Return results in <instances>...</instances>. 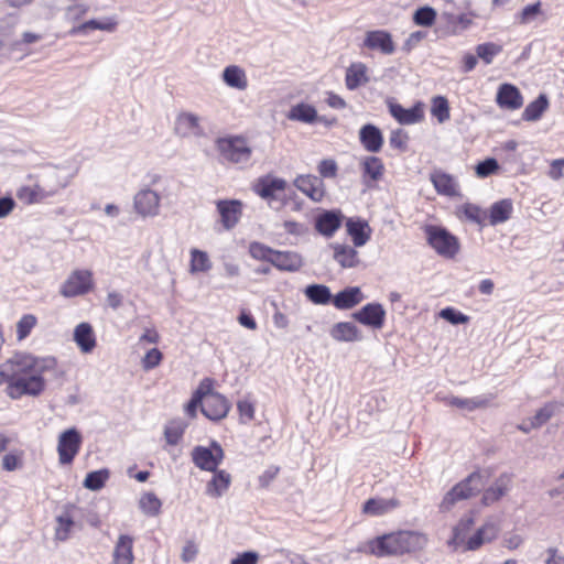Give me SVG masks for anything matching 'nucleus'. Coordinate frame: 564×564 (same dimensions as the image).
Listing matches in <instances>:
<instances>
[{
    "label": "nucleus",
    "instance_id": "obj_1",
    "mask_svg": "<svg viewBox=\"0 0 564 564\" xmlns=\"http://www.w3.org/2000/svg\"><path fill=\"white\" fill-rule=\"evenodd\" d=\"M56 366L57 361L52 356L17 352L0 364V384L7 383L6 392L13 400L23 395L39 397L46 388L44 375L54 372Z\"/></svg>",
    "mask_w": 564,
    "mask_h": 564
},
{
    "label": "nucleus",
    "instance_id": "obj_2",
    "mask_svg": "<svg viewBox=\"0 0 564 564\" xmlns=\"http://www.w3.org/2000/svg\"><path fill=\"white\" fill-rule=\"evenodd\" d=\"M44 7L51 15L62 13L63 19L73 23L69 30L70 35H88L93 31L113 32L117 28V21L113 18L90 19L79 22L90 10V6L85 0H44Z\"/></svg>",
    "mask_w": 564,
    "mask_h": 564
},
{
    "label": "nucleus",
    "instance_id": "obj_3",
    "mask_svg": "<svg viewBox=\"0 0 564 564\" xmlns=\"http://www.w3.org/2000/svg\"><path fill=\"white\" fill-rule=\"evenodd\" d=\"M426 544L427 536L424 533L401 530L369 541L368 547L371 554L382 557L421 551Z\"/></svg>",
    "mask_w": 564,
    "mask_h": 564
},
{
    "label": "nucleus",
    "instance_id": "obj_4",
    "mask_svg": "<svg viewBox=\"0 0 564 564\" xmlns=\"http://www.w3.org/2000/svg\"><path fill=\"white\" fill-rule=\"evenodd\" d=\"M215 148L224 163L246 165L252 156V148L242 137L218 138Z\"/></svg>",
    "mask_w": 564,
    "mask_h": 564
},
{
    "label": "nucleus",
    "instance_id": "obj_5",
    "mask_svg": "<svg viewBox=\"0 0 564 564\" xmlns=\"http://www.w3.org/2000/svg\"><path fill=\"white\" fill-rule=\"evenodd\" d=\"M484 486L482 477L479 473L470 474L466 479L455 485L443 498L440 509L443 512L449 511L453 506L478 494Z\"/></svg>",
    "mask_w": 564,
    "mask_h": 564
},
{
    "label": "nucleus",
    "instance_id": "obj_6",
    "mask_svg": "<svg viewBox=\"0 0 564 564\" xmlns=\"http://www.w3.org/2000/svg\"><path fill=\"white\" fill-rule=\"evenodd\" d=\"M200 383H208V391L204 395L202 413L212 421H219L227 416L230 410V402L215 391L213 388L214 381L209 378H205Z\"/></svg>",
    "mask_w": 564,
    "mask_h": 564
},
{
    "label": "nucleus",
    "instance_id": "obj_7",
    "mask_svg": "<svg viewBox=\"0 0 564 564\" xmlns=\"http://www.w3.org/2000/svg\"><path fill=\"white\" fill-rule=\"evenodd\" d=\"M427 240L431 247L444 258H454L459 250V243L455 236L446 229L435 226L426 228Z\"/></svg>",
    "mask_w": 564,
    "mask_h": 564
},
{
    "label": "nucleus",
    "instance_id": "obj_8",
    "mask_svg": "<svg viewBox=\"0 0 564 564\" xmlns=\"http://www.w3.org/2000/svg\"><path fill=\"white\" fill-rule=\"evenodd\" d=\"M93 289V272L90 270H75L62 284L59 293L64 297H75L85 295Z\"/></svg>",
    "mask_w": 564,
    "mask_h": 564
},
{
    "label": "nucleus",
    "instance_id": "obj_9",
    "mask_svg": "<svg viewBox=\"0 0 564 564\" xmlns=\"http://www.w3.org/2000/svg\"><path fill=\"white\" fill-rule=\"evenodd\" d=\"M133 210L142 218H153L161 210V195L145 186L139 189L133 196Z\"/></svg>",
    "mask_w": 564,
    "mask_h": 564
},
{
    "label": "nucleus",
    "instance_id": "obj_10",
    "mask_svg": "<svg viewBox=\"0 0 564 564\" xmlns=\"http://www.w3.org/2000/svg\"><path fill=\"white\" fill-rule=\"evenodd\" d=\"M225 457L223 447L215 441L210 447L196 446L192 452L194 464L202 470L213 471L218 468Z\"/></svg>",
    "mask_w": 564,
    "mask_h": 564
},
{
    "label": "nucleus",
    "instance_id": "obj_11",
    "mask_svg": "<svg viewBox=\"0 0 564 564\" xmlns=\"http://www.w3.org/2000/svg\"><path fill=\"white\" fill-rule=\"evenodd\" d=\"M82 435L76 429H68L59 434L57 452L62 465H68L80 449Z\"/></svg>",
    "mask_w": 564,
    "mask_h": 564
},
{
    "label": "nucleus",
    "instance_id": "obj_12",
    "mask_svg": "<svg viewBox=\"0 0 564 564\" xmlns=\"http://www.w3.org/2000/svg\"><path fill=\"white\" fill-rule=\"evenodd\" d=\"M362 46L370 51H377L383 55H392L395 44L391 33L386 30H372L365 33Z\"/></svg>",
    "mask_w": 564,
    "mask_h": 564
},
{
    "label": "nucleus",
    "instance_id": "obj_13",
    "mask_svg": "<svg viewBox=\"0 0 564 564\" xmlns=\"http://www.w3.org/2000/svg\"><path fill=\"white\" fill-rule=\"evenodd\" d=\"M500 528L491 520H487L476 532L465 542L463 552L477 551L484 544L491 543L498 538Z\"/></svg>",
    "mask_w": 564,
    "mask_h": 564
},
{
    "label": "nucleus",
    "instance_id": "obj_14",
    "mask_svg": "<svg viewBox=\"0 0 564 564\" xmlns=\"http://www.w3.org/2000/svg\"><path fill=\"white\" fill-rule=\"evenodd\" d=\"M294 186L314 202H321L325 196V184L318 176L306 174L294 180Z\"/></svg>",
    "mask_w": 564,
    "mask_h": 564
},
{
    "label": "nucleus",
    "instance_id": "obj_15",
    "mask_svg": "<svg viewBox=\"0 0 564 564\" xmlns=\"http://www.w3.org/2000/svg\"><path fill=\"white\" fill-rule=\"evenodd\" d=\"M174 130L182 138L200 137L204 134L200 118L192 112H181L175 120Z\"/></svg>",
    "mask_w": 564,
    "mask_h": 564
},
{
    "label": "nucleus",
    "instance_id": "obj_16",
    "mask_svg": "<svg viewBox=\"0 0 564 564\" xmlns=\"http://www.w3.org/2000/svg\"><path fill=\"white\" fill-rule=\"evenodd\" d=\"M352 317L366 326L381 328L384 323L386 311L379 303H369L355 312Z\"/></svg>",
    "mask_w": 564,
    "mask_h": 564
},
{
    "label": "nucleus",
    "instance_id": "obj_17",
    "mask_svg": "<svg viewBox=\"0 0 564 564\" xmlns=\"http://www.w3.org/2000/svg\"><path fill=\"white\" fill-rule=\"evenodd\" d=\"M217 210L220 215V221L225 229L229 230L234 228L242 214V203L237 199L231 200H218Z\"/></svg>",
    "mask_w": 564,
    "mask_h": 564
},
{
    "label": "nucleus",
    "instance_id": "obj_18",
    "mask_svg": "<svg viewBox=\"0 0 564 564\" xmlns=\"http://www.w3.org/2000/svg\"><path fill=\"white\" fill-rule=\"evenodd\" d=\"M37 182L40 189L44 191L47 197L54 196L68 184L67 177L58 169L45 171Z\"/></svg>",
    "mask_w": 564,
    "mask_h": 564
},
{
    "label": "nucleus",
    "instance_id": "obj_19",
    "mask_svg": "<svg viewBox=\"0 0 564 564\" xmlns=\"http://www.w3.org/2000/svg\"><path fill=\"white\" fill-rule=\"evenodd\" d=\"M391 116L401 124H414L423 120L424 109L421 102L405 109L399 104L389 102Z\"/></svg>",
    "mask_w": 564,
    "mask_h": 564
},
{
    "label": "nucleus",
    "instance_id": "obj_20",
    "mask_svg": "<svg viewBox=\"0 0 564 564\" xmlns=\"http://www.w3.org/2000/svg\"><path fill=\"white\" fill-rule=\"evenodd\" d=\"M430 180L438 194L449 197L459 195V186L453 175L441 170H436L431 173Z\"/></svg>",
    "mask_w": 564,
    "mask_h": 564
},
{
    "label": "nucleus",
    "instance_id": "obj_21",
    "mask_svg": "<svg viewBox=\"0 0 564 564\" xmlns=\"http://www.w3.org/2000/svg\"><path fill=\"white\" fill-rule=\"evenodd\" d=\"M496 101L501 108L517 110L523 105L520 90L511 84H502L498 88Z\"/></svg>",
    "mask_w": 564,
    "mask_h": 564
},
{
    "label": "nucleus",
    "instance_id": "obj_22",
    "mask_svg": "<svg viewBox=\"0 0 564 564\" xmlns=\"http://www.w3.org/2000/svg\"><path fill=\"white\" fill-rule=\"evenodd\" d=\"M341 219L343 215L340 212L326 210L316 217L315 228L321 235L332 237L340 227Z\"/></svg>",
    "mask_w": 564,
    "mask_h": 564
},
{
    "label": "nucleus",
    "instance_id": "obj_23",
    "mask_svg": "<svg viewBox=\"0 0 564 564\" xmlns=\"http://www.w3.org/2000/svg\"><path fill=\"white\" fill-rule=\"evenodd\" d=\"M73 338L83 354H89L96 347V336L89 323L78 324L74 329Z\"/></svg>",
    "mask_w": 564,
    "mask_h": 564
},
{
    "label": "nucleus",
    "instance_id": "obj_24",
    "mask_svg": "<svg viewBox=\"0 0 564 564\" xmlns=\"http://www.w3.org/2000/svg\"><path fill=\"white\" fill-rule=\"evenodd\" d=\"M231 484V475L224 469L213 470L212 479L206 484V495L212 498L221 497Z\"/></svg>",
    "mask_w": 564,
    "mask_h": 564
},
{
    "label": "nucleus",
    "instance_id": "obj_25",
    "mask_svg": "<svg viewBox=\"0 0 564 564\" xmlns=\"http://www.w3.org/2000/svg\"><path fill=\"white\" fill-rule=\"evenodd\" d=\"M475 524L473 514L463 517L457 524L453 528V536L448 541V545L457 551L465 546V542L468 540V533Z\"/></svg>",
    "mask_w": 564,
    "mask_h": 564
},
{
    "label": "nucleus",
    "instance_id": "obj_26",
    "mask_svg": "<svg viewBox=\"0 0 564 564\" xmlns=\"http://www.w3.org/2000/svg\"><path fill=\"white\" fill-rule=\"evenodd\" d=\"M359 140L368 152L377 153L383 144L380 129L371 123L365 124L359 131Z\"/></svg>",
    "mask_w": 564,
    "mask_h": 564
},
{
    "label": "nucleus",
    "instance_id": "obj_27",
    "mask_svg": "<svg viewBox=\"0 0 564 564\" xmlns=\"http://www.w3.org/2000/svg\"><path fill=\"white\" fill-rule=\"evenodd\" d=\"M512 476L510 474H501L495 482L484 492L482 495V503L485 506H489L496 501H498L501 497H503L511 485Z\"/></svg>",
    "mask_w": 564,
    "mask_h": 564
},
{
    "label": "nucleus",
    "instance_id": "obj_28",
    "mask_svg": "<svg viewBox=\"0 0 564 564\" xmlns=\"http://www.w3.org/2000/svg\"><path fill=\"white\" fill-rule=\"evenodd\" d=\"M271 264L279 270L293 272L301 269L303 259L301 254L294 251L275 250Z\"/></svg>",
    "mask_w": 564,
    "mask_h": 564
},
{
    "label": "nucleus",
    "instance_id": "obj_29",
    "mask_svg": "<svg viewBox=\"0 0 564 564\" xmlns=\"http://www.w3.org/2000/svg\"><path fill=\"white\" fill-rule=\"evenodd\" d=\"M369 82L368 67L361 62L352 63L346 69L345 84L349 90H356Z\"/></svg>",
    "mask_w": 564,
    "mask_h": 564
},
{
    "label": "nucleus",
    "instance_id": "obj_30",
    "mask_svg": "<svg viewBox=\"0 0 564 564\" xmlns=\"http://www.w3.org/2000/svg\"><path fill=\"white\" fill-rule=\"evenodd\" d=\"M133 539L127 534H121L115 545L112 558L115 564H132L134 561Z\"/></svg>",
    "mask_w": 564,
    "mask_h": 564
},
{
    "label": "nucleus",
    "instance_id": "obj_31",
    "mask_svg": "<svg viewBox=\"0 0 564 564\" xmlns=\"http://www.w3.org/2000/svg\"><path fill=\"white\" fill-rule=\"evenodd\" d=\"M400 505L399 500L395 498L384 499V498H371L368 499L362 506V512L368 516L377 517L382 516L393 509L398 508Z\"/></svg>",
    "mask_w": 564,
    "mask_h": 564
},
{
    "label": "nucleus",
    "instance_id": "obj_32",
    "mask_svg": "<svg viewBox=\"0 0 564 564\" xmlns=\"http://www.w3.org/2000/svg\"><path fill=\"white\" fill-rule=\"evenodd\" d=\"M286 117L291 121L313 124L317 122L318 113L314 106L305 102H300L291 107Z\"/></svg>",
    "mask_w": 564,
    "mask_h": 564
},
{
    "label": "nucleus",
    "instance_id": "obj_33",
    "mask_svg": "<svg viewBox=\"0 0 564 564\" xmlns=\"http://www.w3.org/2000/svg\"><path fill=\"white\" fill-rule=\"evenodd\" d=\"M347 232L351 236L355 247H362L370 239L371 229L367 221L349 218L346 223Z\"/></svg>",
    "mask_w": 564,
    "mask_h": 564
},
{
    "label": "nucleus",
    "instance_id": "obj_34",
    "mask_svg": "<svg viewBox=\"0 0 564 564\" xmlns=\"http://www.w3.org/2000/svg\"><path fill=\"white\" fill-rule=\"evenodd\" d=\"M224 83L238 90H245L248 87V79L243 68L238 65L227 66L221 74Z\"/></svg>",
    "mask_w": 564,
    "mask_h": 564
},
{
    "label": "nucleus",
    "instance_id": "obj_35",
    "mask_svg": "<svg viewBox=\"0 0 564 564\" xmlns=\"http://www.w3.org/2000/svg\"><path fill=\"white\" fill-rule=\"evenodd\" d=\"M333 249L334 259L341 268H355L359 264L360 260L355 248L347 245L336 243L333 246Z\"/></svg>",
    "mask_w": 564,
    "mask_h": 564
},
{
    "label": "nucleus",
    "instance_id": "obj_36",
    "mask_svg": "<svg viewBox=\"0 0 564 564\" xmlns=\"http://www.w3.org/2000/svg\"><path fill=\"white\" fill-rule=\"evenodd\" d=\"M362 301L358 286L347 288L333 297V304L339 310H349Z\"/></svg>",
    "mask_w": 564,
    "mask_h": 564
},
{
    "label": "nucleus",
    "instance_id": "obj_37",
    "mask_svg": "<svg viewBox=\"0 0 564 564\" xmlns=\"http://www.w3.org/2000/svg\"><path fill=\"white\" fill-rule=\"evenodd\" d=\"M330 336L337 341H357L361 335L356 325L349 322H340L333 326Z\"/></svg>",
    "mask_w": 564,
    "mask_h": 564
},
{
    "label": "nucleus",
    "instance_id": "obj_38",
    "mask_svg": "<svg viewBox=\"0 0 564 564\" xmlns=\"http://www.w3.org/2000/svg\"><path fill=\"white\" fill-rule=\"evenodd\" d=\"M512 209V202L510 199H501L496 202L490 207V225L496 226L498 224L506 223L511 217Z\"/></svg>",
    "mask_w": 564,
    "mask_h": 564
},
{
    "label": "nucleus",
    "instance_id": "obj_39",
    "mask_svg": "<svg viewBox=\"0 0 564 564\" xmlns=\"http://www.w3.org/2000/svg\"><path fill=\"white\" fill-rule=\"evenodd\" d=\"M447 404L471 412L476 409L486 408L489 404V399L485 397H476V398H458L451 397L447 399Z\"/></svg>",
    "mask_w": 564,
    "mask_h": 564
},
{
    "label": "nucleus",
    "instance_id": "obj_40",
    "mask_svg": "<svg viewBox=\"0 0 564 564\" xmlns=\"http://www.w3.org/2000/svg\"><path fill=\"white\" fill-rule=\"evenodd\" d=\"M547 107L549 100L546 96L540 95L535 100H533L525 107L522 113V118L525 121H536L542 117L543 112L547 109Z\"/></svg>",
    "mask_w": 564,
    "mask_h": 564
},
{
    "label": "nucleus",
    "instance_id": "obj_41",
    "mask_svg": "<svg viewBox=\"0 0 564 564\" xmlns=\"http://www.w3.org/2000/svg\"><path fill=\"white\" fill-rule=\"evenodd\" d=\"M17 197L24 204H36L48 198L45 192L40 189L39 182L33 186H22L19 188Z\"/></svg>",
    "mask_w": 564,
    "mask_h": 564
},
{
    "label": "nucleus",
    "instance_id": "obj_42",
    "mask_svg": "<svg viewBox=\"0 0 564 564\" xmlns=\"http://www.w3.org/2000/svg\"><path fill=\"white\" fill-rule=\"evenodd\" d=\"M304 293L315 304H327L332 300L329 288L323 284L308 285Z\"/></svg>",
    "mask_w": 564,
    "mask_h": 564
},
{
    "label": "nucleus",
    "instance_id": "obj_43",
    "mask_svg": "<svg viewBox=\"0 0 564 564\" xmlns=\"http://www.w3.org/2000/svg\"><path fill=\"white\" fill-rule=\"evenodd\" d=\"M110 473L108 469L102 468L99 470L90 471L87 474L83 485L91 491H98L104 488L106 481L109 479Z\"/></svg>",
    "mask_w": 564,
    "mask_h": 564
},
{
    "label": "nucleus",
    "instance_id": "obj_44",
    "mask_svg": "<svg viewBox=\"0 0 564 564\" xmlns=\"http://www.w3.org/2000/svg\"><path fill=\"white\" fill-rule=\"evenodd\" d=\"M73 517L68 511L63 512L56 518V527H55V539L58 541H66L74 527Z\"/></svg>",
    "mask_w": 564,
    "mask_h": 564
},
{
    "label": "nucleus",
    "instance_id": "obj_45",
    "mask_svg": "<svg viewBox=\"0 0 564 564\" xmlns=\"http://www.w3.org/2000/svg\"><path fill=\"white\" fill-rule=\"evenodd\" d=\"M212 269V262L206 252L200 251L198 249H193L191 251V272H207Z\"/></svg>",
    "mask_w": 564,
    "mask_h": 564
},
{
    "label": "nucleus",
    "instance_id": "obj_46",
    "mask_svg": "<svg viewBox=\"0 0 564 564\" xmlns=\"http://www.w3.org/2000/svg\"><path fill=\"white\" fill-rule=\"evenodd\" d=\"M208 391V383H199L197 389L194 391L189 402L185 406V412L191 417L196 416L197 408L199 406L200 410L203 409V400L204 395Z\"/></svg>",
    "mask_w": 564,
    "mask_h": 564
},
{
    "label": "nucleus",
    "instance_id": "obj_47",
    "mask_svg": "<svg viewBox=\"0 0 564 564\" xmlns=\"http://www.w3.org/2000/svg\"><path fill=\"white\" fill-rule=\"evenodd\" d=\"M364 173L368 175L372 181H378L383 174V163L380 158L368 156L362 163Z\"/></svg>",
    "mask_w": 564,
    "mask_h": 564
},
{
    "label": "nucleus",
    "instance_id": "obj_48",
    "mask_svg": "<svg viewBox=\"0 0 564 564\" xmlns=\"http://www.w3.org/2000/svg\"><path fill=\"white\" fill-rule=\"evenodd\" d=\"M432 115L443 123L449 119V105L445 97L436 96L432 99Z\"/></svg>",
    "mask_w": 564,
    "mask_h": 564
},
{
    "label": "nucleus",
    "instance_id": "obj_49",
    "mask_svg": "<svg viewBox=\"0 0 564 564\" xmlns=\"http://www.w3.org/2000/svg\"><path fill=\"white\" fill-rule=\"evenodd\" d=\"M37 318L33 314L23 315L17 323V339L19 341L25 339L36 326Z\"/></svg>",
    "mask_w": 564,
    "mask_h": 564
},
{
    "label": "nucleus",
    "instance_id": "obj_50",
    "mask_svg": "<svg viewBox=\"0 0 564 564\" xmlns=\"http://www.w3.org/2000/svg\"><path fill=\"white\" fill-rule=\"evenodd\" d=\"M556 403H547L536 411L530 419V427H540L545 424L556 412Z\"/></svg>",
    "mask_w": 564,
    "mask_h": 564
},
{
    "label": "nucleus",
    "instance_id": "obj_51",
    "mask_svg": "<svg viewBox=\"0 0 564 564\" xmlns=\"http://www.w3.org/2000/svg\"><path fill=\"white\" fill-rule=\"evenodd\" d=\"M161 506V500L153 492H147L140 498V508L148 516L159 514Z\"/></svg>",
    "mask_w": 564,
    "mask_h": 564
},
{
    "label": "nucleus",
    "instance_id": "obj_52",
    "mask_svg": "<svg viewBox=\"0 0 564 564\" xmlns=\"http://www.w3.org/2000/svg\"><path fill=\"white\" fill-rule=\"evenodd\" d=\"M501 51L502 47L492 42L482 43L476 47L477 57L482 59L487 65L491 64L495 56L498 55Z\"/></svg>",
    "mask_w": 564,
    "mask_h": 564
},
{
    "label": "nucleus",
    "instance_id": "obj_53",
    "mask_svg": "<svg viewBox=\"0 0 564 564\" xmlns=\"http://www.w3.org/2000/svg\"><path fill=\"white\" fill-rule=\"evenodd\" d=\"M186 424L182 421H172L170 424L165 427V440L167 444L170 445H176L178 441L181 440L184 431H185Z\"/></svg>",
    "mask_w": 564,
    "mask_h": 564
},
{
    "label": "nucleus",
    "instance_id": "obj_54",
    "mask_svg": "<svg viewBox=\"0 0 564 564\" xmlns=\"http://www.w3.org/2000/svg\"><path fill=\"white\" fill-rule=\"evenodd\" d=\"M436 19V11L431 7L419 8L413 14V21L416 25L432 26Z\"/></svg>",
    "mask_w": 564,
    "mask_h": 564
},
{
    "label": "nucleus",
    "instance_id": "obj_55",
    "mask_svg": "<svg viewBox=\"0 0 564 564\" xmlns=\"http://www.w3.org/2000/svg\"><path fill=\"white\" fill-rule=\"evenodd\" d=\"M43 39V35L34 32H24L20 40L15 41L12 46V52H21L23 54H29V51L25 50L24 46L35 44Z\"/></svg>",
    "mask_w": 564,
    "mask_h": 564
},
{
    "label": "nucleus",
    "instance_id": "obj_56",
    "mask_svg": "<svg viewBox=\"0 0 564 564\" xmlns=\"http://www.w3.org/2000/svg\"><path fill=\"white\" fill-rule=\"evenodd\" d=\"M250 256L257 260H265L268 262H272V258L275 253V250L260 243L252 242L249 247Z\"/></svg>",
    "mask_w": 564,
    "mask_h": 564
},
{
    "label": "nucleus",
    "instance_id": "obj_57",
    "mask_svg": "<svg viewBox=\"0 0 564 564\" xmlns=\"http://www.w3.org/2000/svg\"><path fill=\"white\" fill-rule=\"evenodd\" d=\"M499 170V164L496 159L488 158L481 162H479L475 166V172L478 177H488L491 174H495Z\"/></svg>",
    "mask_w": 564,
    "mask_h": 564
},
{
    "label": "nucleus",
    "instance_id": "obj_58",
    "mask_svg": "<svg viewBox=\"0 0 564 564\" xmlns=\"http://www.w3.org/2000/svg\"><path fill=\"white\" fill-rule=\"evenodd\" d=\"M541 13V3L535 2L529 4L522 9V11L518 15V20L520 24H528L536 19V17Z\"/></svg>",
    "mask_w": 564,
    "mask_h": 564
},
{
    "label": "nucleus",
    "instance_id": "obj_59",
    "mask_svg": "<svg viewBox=\"0 0 564 564\" xmlns=\"http://www.w3.org/2000/svg\"><path fill=\"white\" fill-rule=\"evenodd\" d=\"M409 137L402 129H395L391 131L389 137V143L391 148L405 151Z\"/></svg>",
    "mask_w": 564,
    "mask_h": 564
},
{
    "label": "nucleus",
    "instance_id": "obj_60",
    "mask_svg": "<svg viewBox=\"0 0 564 564\" xmlns=\"http://www.w3.org/2000/svg\"><path fill=\"white\" fill-rule=\"evenodd\" d=\"M440 316L454 325L465 324L469 319L467 315H464L463 313L457 312L452 307L443 308L440 312Z\"/></svg>",
    "mask_w": 564,
    "mask_h": 564
},
{
    "label": "nucleus",
    "instance_id": "obj_61",
    "mask_svg": "<svg viewBox=\"0 0 564 564\" xmlns=\"http://www.w3.org/2000/svg\"><path fill=\"white\" fill-rule=\"evenodd\" d=\"M317 171L322 177L333 178L337 175L338 166L335 160H322L317 166Z\"/></svg>",
    "mask_w": 564,
    "mask_h": 564
},
{
    "label": "nucleus",
    "instance_id": "obj_62",
    "mask_svg": "<svg viewBox=\"0 0 564 564\" xmlns=\"http://www.w3.org/2000/svg\"><path fill=\"white\" fill-rule=\"evenodd\" d=\"M524 542V538L517 532H507L502 538V546L509 551L519 549Z\"/></svg>",
    "mask_w": 564,
    "mask_h": 564
},
{
    "label": "nucleus",
    "instance_id": "obj_63",
    "mask_svg": "<svg viewBox=\"0 0 564 564\" xmlns=\"http://www.w3.org/2000/svg\"><path fill=\"white\" fill-rule=\"evenodd\" d=\"M162 360V352L156 349H150L142 359V367L144 370H150L160 365Z\"/></svg>",
    "mask_w": 564,
    "mask_h": 564
},
{
    "label": "nucleus",
    "instance_id": "obj_64",
    "mask_svg": "<svg viewBox=\"0 0 564 564\" xmlns=\"http://www.w3.org/2000/svg\"><path fill=\"white\" fill-rule=\"evenodd\" d=\"M463 213L465 215V217L473 221V223H476V224H480L481 220H482V212L481 209L476 206V205H473V204H465L463 207Z\"/></svg>",
    "mask_w": 564,
    "mask_h": 564
}]
</instances>
